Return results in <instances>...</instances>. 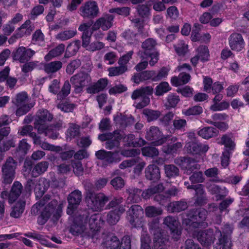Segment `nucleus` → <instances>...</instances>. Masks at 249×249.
<instances>
[{
    "instance_id": "f257e3e1",
    "label": "nucleus",
    "mask_w": 249,
    "mask_h": 249,
    "mask_svg": "<svg viewBox=\"0 0 249 249\" xmlns=\"http://www.w3.org/2000/svg\"><path fill=\"white\" fill-rule=\"evenodd\" d=\"M57 204L56 200H51V196L46 195L33 205L31 209L32 214L36 215L40 213L37 222L40 225H44L54 212Z\"/></svg>"
},
{
    "instance_id": "f03ea898",
    "label": "nucleus",
    "mask_w": 249,
    "mask_h": 249,
    "mask_svg": "<svg viewBox=\"0 0 249 249\" xmlns=\"http://www.w3.org/2000/svg\"><path fill=\"white\" fill-rule=\"evenodd\" d=\"M53 118V115L47 109H39L36 113L34 125L35 127L37 129L39 133H44L45 135L49 138L55 139L57 138L58 134L51 131L48 128H44L43 126L47 122H51Z\"/></svg>"
},
{
    "instance_id": "7ed1b4c3",
    "label": "nucleus",
    "mask_w": 249,
    "mask_h": 249,
    "mask_svg": "<svg viewBox=\"0 0 249 249\" xmlns=\"http://www.w3.org/2000/svg\"><path fill=\"white\" fill-rule=\"evenodd\" d=\"M207 211L204 209H192L188 212L187 218L183 220V224L193 228H205L208 224L205 223Z\"/></svg>"
},
{
    "instance_id": "20e7f679",
    "label": "nucleus",
    "mask_w": 249,
    "mask_h": 249,
    "mask_svg": "<svg viewBox=\"0 0 249 249\" xmlns=\"http://www.w3.org/2000/svg\"><path fill=\"white\" fill-rule=\"evenodd\" d=\"M70 215L73 221L70 228V232L73 235H78L83 233L87 226L89 217V212L86 210H78Z\"/></svg>"
},
{
    "instance_id": "39448f33",
    "label": "nucleus",
    "mask_w": 249,
    "mask_h": 249,
    "mask_svg": "<svg viewBox=\"0 0 249 249\" xmlns=\"http://www.w3.org/2000/svg\"><path fill=\"white\" fill-rule=\"evenodd\" d=\"M109 199V196L102 193H89L86 197L88 207L94 212L102 211Z\"/></svg>"
},
{
    "instance_id": "423d86ee",
    "label": "nucleus",
    "mask_w": 249,
    "mask_h": 249,
    "mask_svg": "<svg viewBox=\"0 0 249 249\" xmlns=\"http://www.w3.org/2000/svg\"><path fill=\"white\" fill-rule=\"evenodd\" d=\"M91 81V78L90 75L84 71H79L70 78V82L73 86L74 92L75 94L83 92L84 88Z\"/></svg>"
},
{
    "instance_id": "0eeeda50",
    "label": "nucleus",
    "mask_w": 249,
    "mask_h": 249,
    "mask_svg": "<svg viewBox=\"0 0 249 249\" xmlns=\"http://www.w3.org/2000/svg\"><path fill=\"white\" fill-rule=\"evenodd\" d=\"M233 228L228 224H225L223 229V232L217 229L215 231L216 235H218L217 242L214 246L213 249H231V239L225 234H230L232 232Z\"/></svg>"
},
{
    "instance_id": "6e6552de",
    "label": "nucleus",
    "mask_w": 249,
    "mask_h": 249,
    "mask_svg": "<svg viewBox=\"0 0 249 249\" xmlns=\"http://www.w3.org/2000/svg\"><path fill=\"white\" fill-rule=\"evenodd\" d=\"M153 89L151 86L142 87L133 91L131 95L133 100H136L142 98V100L137 103L136 107L138 109H142L147 106L150 103V98L148 97L152 94Z\"/></svg>"
},
{
    "instance_id": "1a4fd4ad",
    "label": "nucleus",
    "mask_w": 249,
    "mask_h": 249,
    "mask_svg": "<svg viewBox=\"0 0 249 249\" xmlns=\"http://www.w3.org/2000/svg\"><path fill=\"white\" fill-rule=\"evenodd\" d=\"M149 229L150 233L154 236L152 249H167L165 245L166 239L163 237L161 230L159 227V224L156 222L150 223Z\"/></svg>"
},
{
    "instance_id": "9d476101",
    "label": "nucleus",
    "mask_w": 249,
    "mask_h": 249,
    "mask_svg": "<svg viewBox=\"0 0 249 249\" xmlns=\"http://www.w3.org/2000/svg\"><path fill=\"white\" fill-rule=\"evenodd\" d=\"M145 138L155 146L162 145L166 142V138L165 137L162 132L158 126H152L147 129Z\"/></svg>"
},
{
    "instance_id": "9b49d317",
    "label": "nucleus",
    "mask_w": 249,
    "mask_h": 249,
    "mask_svg": "<svg viewBox=\"0 0 249 249\" xmlns=\"http://www.w3.org/2000/svg\"><path fill=\"white\" fill-rule=\"evenodd\" d=\"M79 10L81 16L89 18H95L99 13L97 3L94 0L86 2L80 7Z\"/></svg>"
},
{
    "instance_id": "f8f14e48",
    "label": "nucleus",
    "mask_w": 249,
    "mask_h": 249,
    "mask_svg": "<svg viewBox=\"0 0 249 249\" xmlns=\"http://www.w3.org/2000/svg\"><path fill=\"white\" fill-rule=\"evenodd\" d=\"M174 163L186 171L187 174L191 173L194 170L200 168V165L196 160L192 158L180 157L175 159Z\"/></svg>"
},
{
    "instance_id": "ddd939ff",
    "label": "nucleus",
    "mask_w": 249,
    "mask_h": 249,
    "mask_svg": "<svg viewBox=\"0 0 249 249\" xmlns=\"http://www.w3.org/2000/svg\"><path fill=\"white\" fill-rule=\"evenodd\" d=\"M82 197L81 192L78 190H75L69 195L68 196V205L66 211L68 215H72L77 210Z\"/></svg>"
},
{
    "instance_id": "4468645a",
    "label": "nucleus",
    "mask_w": 249,
    "mask_h": 249,
    "mask_svg": "<svg viewBox=\"0 0 249 249\" xmlns=\"http://www.w3.org/2000/svg\"><path fill=\"white\" fill-rule=\"evenodd\" d=\"M143 209L139 205H133L127 211L126 218L130 224L134 227L140 226V216L143 214Z\"/></svg>"
},
{
    "instance_id": "2eb2a0df",
    "label": "nucleus",
    "mask_w": 249,
    "mask_h": 249,
    "mask_svg": "<svg viewBox=\"0 0 249 249\" xmlns=\"http://www.w3.org/2000/svg\"><path fill=\"white\" fill-rule=\"evenodd\" d=\"M35 54V52L34 50L22 46L18 47L13 53V57L14 60L24 63L28 62Z\"/></svg>"
},
{
    "instance_id": "dca6fc26",
    "label": "nucleus",
    "mask_w": 249,
    "mask_h": 249,
    "mask_svg": "<svg viewBox=\"0 0 249 249\" xmlns=\"http://www.w3.org/2000/svg\"><path fill=\"white\" fill-rule=\"evenodd\" d=\"M202 245L208 247L213 243L215 239L213 231L212 229L196 231L194 233Z\"/></svg>"
},
{
    "instance_id": "f3484780",
    "label": "nucleus",
    "mask_w": 249,
    "mask_h": 249,
    "mask_svg": "<svg viewBox=\"0 0 249 249\" xmlns=\"http://www.w3.org/2000/svg\"><path fill=\"white\" fill-rule=\"evenodd\" d=\"M95 155L98 159L103 160L107 164L117 163L121 160L119 151L112 152L105 150H100L96 152Z\"/></svg>"
},
{
    "instance_id": "a211bd4d",
    "label": "nucleus",
    "mask_w": 249,
    "mask_h": 249,
    "mask_svg": "<svg viewBox=\"0 0 249 249\" xmlns=\"http://www.w3.org/2000/svg\"><path fill=\"white\" fill-rule=\"evenodd\" d=\"M114 17L110 14L104 15L99 18L92 27V31H96L101 28L103 31H107L113 25Z\"/></svg>"
},
{
    "instance_id": "6ab92c4d",
    "label": "nucleus",
    "mask_w": 249,
    "mask_h": 249,
    "mask_svg": "<svg viewBox=\"0 0 249 249\" xmlns=\"http://www.w3.org/2000/svg\"><path fill=\"white\" fill-rule=\"evenodd\" d=\"M157 44L156 40L153 38L146 39L142 43V50L139 52L138 55L142 60H144L145 55H150L152 53L156 52L155 50Z\"/></svg>"
},
{
    "instance_id": "aec40b11",
    "label": "nucleus",
    "mask_w": 249,
    "mask_h": 249,
    "mask_svg": "<svg viewBox=\"0 0 249 249\" xmlns=\"http://www.w3.org/2000/svg\"><path fill=\"white\" fill-rule=\"evenodd\" d=\"M145 177L153 182L158 181L160 178V169L155 164L148 165L145 169Z\"/></svg>"
},
{
    "instance_id": "412c9836",
    "label": "nucleus",
    "mask_w": 249,
    "mask_h": 249,
    "mask_svg": "<svg viewBox=\"0 0 249 249\" xmlns=\"http://www.w3.org/2000/svg\"><path fill=\"white\" fill-rule=\"evenodd\" d=\"M185 148L188 153L197 154L201 152H207L209 147L207 144H203L194 142H189L186 143Z\"/></svg>"
},
{
    "instance_id": "4be33fe9",
    "label": "nucleus",
    "mask_w": 249,
    "mask_h": 249,
    "mask_svg": "<svg viewBox=\"0 0 249 249\" xmlns=\"http://www.w3.org/2000/svg\"><path fill=\"white\" fill-rule=\"evenodd\" d=\"M229 45L232 50L240 51L244 47L242 36L238 33L232 34L229 38Z\"/></svg>"
},
{
    "instance_id": "5701e85b",
    "label": "nucleus",
    "mask_w": 249,
    "mask_h": 249,
    "mask_svg": "<svg viewBox=\"0 0 249 249\" xmlns=\"http://www.w3.org/2000/svg\"><path fill=\"white\" fill-rule=\"evenodd\" d=\"M195 187L196 199L195 204L196 206H203L208 202V198L204 190L203 185L201 184L196 185Z\"/></svg>"
},
{
    "instance_id": "b1692460",
    "label": "nucleus",
    "mask_w": 249,
    "mask_h": 249,
    "mask_svg": "<svg viewBox=\"0 0 249 249\" xmlns=\"http://www.w3.org/2000/svg\"><path fill=\"white\" fill-rule=\"evenodd\" d=\"M234 141L235 139L233 135L231 133H227L222 136L219 143L225 146L224 150L232 152L235 147Z\"/></svg>"
},
{
    "instance_id": "393cba45",
    "label": "nucleus",
    "mask_w": 249,
    "mask_h": 249,
    "mask_svg": "<svg viewBox=\"0 0 249 249\" xmlns=\"http://www.w3.org/2000/svg\"><path fill=\"white\" fill-rule=\"evenodd\" d=\"M22 190V184L19 181H15L9 193V203H12L15 202L21 195Z\"/></svg>"
},
{
    "instance_id": "a878e982",
    "label": "nucleus",
    "mask_w": 249,
    "mask_h": 249,
    "mask_svg": "<svg viewBox=\"0 0 249 249\" xmlns=\"http://www.w3.org/2000/svg\"><path fill=\"white\" fill-rule=\"evenodd\" d=\"M108 84L107 78H101L96 83L87 89V92L90 94H95L104 90Z\"/></svg>"
},
{
    "instance_id": "bb28decb",
    "label": "nucleus",
    "mask_w": 249,
    "mask_h": 249,
    "mask_svg": "<svg viewBox=\"0 0 249 249\" xmlns=\"http://www.w3.org/2000/svg\"><path fill=\"white\" fill-rule=\"evenodd\" d=\"M114 121L116 125L122 128L131 125L135 122V119L132 116L127 117L121 114L115 117Z\"/></svg>"
},
{
    "instance_id": "cd10ccee",
    "label": "nucleus",
    "mask_w": 249,
    "mask_h": 249,
    "mask_svg": "<svg viewBox=\"0 0 249 249\" xmlns=\"http://www.w3.org/2000/svg\"><path fill=\"white\" fill-rule=\"evenodd\" d=\"M113 138H110L105 143L106 148L111 150L118 148L120 140L123 139V135L118 130L113 131Z\"/></svg>"
},
{
    "instance_id": "c85d7f7f",
    "label": "nucleus",
    "mask_w": 249,
    "mask_h": 249,
    "mask_svg": "<svg viewBox=\"0 0 249 249\" xmlns=\"http://www.w3.org/2000/svg\"><path fill=\"white\" fill-rule=\"evenodd\" d=\"M120 242L116 236L108 235L102 243L104 249H118L120 246Z\"/></svg>"
},
{
    "instance_id": "c756f323",
    "label": "nucleus",
    "mask_w": 249,
    "mask_h": 249,
    "mask_svg": "<svg viewBox=\"0 0 249 249\" xmlns=\"http://www.w3.org/2000/svg\"><path fill=\"white\" fill-rule=\"evenodd\" d=\"M49 186V182L45 178H40L38 180H36L35 187L36 197H41Z\"/></svg>"
},
{
    "instance_id": "7c9ffc66",
    "label": "nucleus",
    "mask_w": 249,
    "mask_h": 249,
    "mask_svg": "<svg viewBox=\"0 0 249 249\" xmlns=\"http://www.w3.org/2000/svg\"><path fill=\"white\" fill-rule=\"evenodd\" d=\"M188 208L187 203L183 200L170 202L167 206V211L171 213H179Z\"/></svg>"
},
{
    "instance_id": "2f4dec72",
    "label": "nucleus",
    "mask_w": 249,
    "mask_h": 249,
    "mask_svg": "<svg viewBox=\"0 0 249 249\" xmlns=\"http://www.w3.org/2000/svg\"><path fill=\"white\" fill-rule=\"evenodd\" d=\"M128 194L127 201L130 203H138L141 200V190L134 187H130L126 190Z\"/></svg>"
},
{
    "instance_id": "473e14b6",
    "label": "nucleus",
    "mask_w": 249,
    "mask_h": 249,
    "mask_svg": "<svg viewBox=\"0 0 249 249\" xmlns=\"http://www.w3.org/2000/svg\"><path fill=\"white\" fill-rule=\"evenodd\" d=\"M218 133L217 129L212 126L204 127L197 132L198 135L205 139H209L215 137Z\"/></svg>"
},
{
    "instance_id": "72a5a7b5",
    "label": "nucleus",
    "mask_w": 249,
    "mask_h": 249,
    "mask_svg": "<svg viewBox=\"0 0 249 249\" xmlns=\"http://www.w3.org/2000/svg\"><path fill=\"white\" fill-rule=\"evenodd\" d=\"M62 66L63 63L60 61H52L44 65V71L47 74L53 73L59 71Z\"/></svg>"
},
{
    "instance_id": "f704fd0d",
    "label": "nucleus",
    "mask_w": 249,
    "mask_h": 249,
    "mask_svg": "<svg viewBox=\"0 0 249 249\" xmlns=\"http://www.w3.org/2000/svg\"><path fill=\"white\" fill-rule=\"evenodd\" d=\"M49 166L47 161H43L36 164L31 171L32 176L36 178L47 171Z\"/></svg>"
},
{
    "instance_id": "c9c22d12",
    "label": "nucleus",
    "mask_w": 249,
    "mask_h": 249,
    "mask_svg": "<svg viewBox=\"0 0 249 249\" xmlns=\"http://www.w3.org/2000/svg\"><path fill=\"white\" fill-rule=\"evenodd\" d=\"M65 46L64 44H60L51 50L45 56L44 59L46 61L51 60L54 57L61 55L64 52Z\"/></svg>"
},
{
    "instance_id": "e433bc0d",
    "label": "nucleus",
    "mask_w": 249,
    "mask_h": 249,
    "mask_svg": "<svg viewBox=\"0 0 249 249\" xmlns=\"http://www.w3.org/2000/svg\"><path fill=\"white\" fill-rule=\"evenodd\" d=\"M191 76L189 74L181 72L178 76H174L171 79L172 84L175 86H179L187 83Z\"/></svg>"
},
{
    "instance_id": "4c0bfd02",
    "label": "nucleus",
    "mask_w": 249,
    "mask_h": 249,
    "mask_svg": "<svg viewBox=\"0 0 249 249\" xmlns=\"http://www.w3.org/2000/svg\"><path fill=\"white\" fill-rule=\"evenodd\" d=\"M88 222L90 230L99 231L103 221L99 214H94L89 217Z\"/></svg>"
},
{
    "instance_id": "58836bf2",
    "label": "nucleus",
    "mask_w": 249,
    "mask_h": 249,
    "mask_svg": "<svg viewBox=\"0 0 249 249\" xmlns=\"http://www.w3.org/2000/svg\"><path fill=\"white\" fill-rule=\"evenodd\" d=\"M164 170L166 177L168 178H175L179 175V170L174 164H165Z\"/></svg>"
},
{
    "instance_id": "ea45409f",
    "label": "nucleus",
    "mask_w": 249,
    "mask_h": 249,
    "mask_svg": "<svg viewBox=\"0 0 249 249\" xmlns=\"http://www.w3.org/2000/svg\"><path fill=\"white\" fill-rule=\"evenodd\" d=\"M25 205L24 201H18L12 208L10 216L16 218L20 217L24 210Z\"/></svg>"
},
{
    "instance_id": "a19ab883",
    "label": "nucleus",
    "mask_w": 249,
    "mask_h": 249,
    "mask_svg": "<svg viewBox=\"0 0 249 249\" xmlns=\"http://www.w3.org/2000/svg\"><path fill=\"white\" fill-rule=\"evenodd\" d=\"M180 101L179 97L174 93L168 95L166 97L164 106L167 109L175 108Z\"/></svg>"
},
{
    "instance_id": "79ce46f5",
    "label": "nucleus",
    "mask_w": 249,
    "mask_h": 249,
    "mask_svg": "<svg viewBox=\"0 0 249 249\" xmlns=\"http://www.w3.org/2000/svg\"><path fill=\"white\" fill-rule=\"evenodd\" d=\"M17 162L14 159L9 157L7 158L4 164L2 166V171L16 173Z\"/></svg>"
},
{
    "instance_id": "37998d69",
    "label": "nucleus",
    "mask_w": 249,
    "mask_h": 249,
    "mask_svg": "<svg viewBox=\"0 0 249 249\" xmlns=\"http://www.w3.org/2000/svg\"><path fill=\"white\" fill-rule=\"evenodd\" d=\"M203 111V108L201 106L196 105L187 109H183L182 113L187 116H197L201 114Z\"/></svg>"
},
{
    "instance_id": "c03bdc74",
    "label": "nucleus",
    "mask_w": 249,
    "mask_h": 249,
    "mask_svg": "<svg viewBox=\"0 0 249 249\" xmlns=\"http://www.w3.org/2000/svg\"><path fill=\"white\" fill-rule=\"evenodd\" d=\"M80 45V41L76 40L69 44L67 47L65 57L73 55L78 51Z\"/></svg>"
},
{
    "instance_id": "a18cd8bd",
    "label": "nucleus",
    "mask_w": 249,
    "mask_h": 249,
    "mask_svg": "<svg viewBox=\"0 0 249 249\" xmlns=\"http://www.w3.org/2000/svg\"><path fill=\"white\" fill-rule=\"evenodd\" d=\"M142 114L146 118L148 122L157 120L161 115V113L158 110H154L145 108L143 110Z\"/></svg>"
},
{
    "instance_id": "49530a36",
    "label": "nucleus",
    "mask_w": 249,
    "mask_h": 249,
    "mask_svg": "<svg viewBox=\"0 0 249 249\" xmlns=\"http://www.w3.org/2000/svg\"><path fill=\"white\" fill-rule=\"evenodd\" d=\"M71 86L68 80L66 81L62 88L61 90L57 94V99L58 100H64L70 93Z\"/></svg>"
},
{
    "instance_id": "de8ad7c7",
    "label": "nucleus",
    "mask_w": 249,
    "mask_h": 249,
    "mask_svg": "<svg viewBox=\"0 0 249 249\" xmlns=\"http://www.w3.org/2000/svg\"><path fill=\"white\" fill-rule=\"evenodd\" d=\"M182 147V144L180 142H177L174 144H167L162 147L163 151L168 154H174L180 149Z\"/></svg>"
},
{
    "instance_id": "09e8293b",
    "label": "nucleus",
    "mask_w": 249,
    "mask_h": 249,
    "mask_svg": "<svg viewBox=\"0 0 249 249\" xmlns=\"http://www.w3.org/2000/svg\"><path fill=\"white\" fill-rule=\"evenodd\" d=\"M163 224L169 228L172 232H175L178 226V222L176 218L170 215L164 218Z\"/></svg>"
},
{
    "instance_id": "8fccbe9b",
    "label": "nucleus",
    "mask_w": 249,
    "mask_h": 249,
    "mask_svg": "<svg viewBox=\"0 0 249 249\" xmlns=\"http://www.w3.org/2000/svg\"><path fill=\"white\" fill-rule=\"evenodd\" d=\"M29 100L28 96L26 92H21L18 93L13 101V103L17 106H21L23 104H27Z\"/></svg>"
},
{
    "instance_id": "3c124183",
    "label": "nucleus",
    "mask_w": 249,
    "mask_h": 249,
    "mask_svg": "<svg viewBox=\"0 0 249 249\" xmlns=\"http://www.w3.org/2000/svg\"><path fill=\"white\" fill-rule=\"evenodd\" d=\"M145 213L147 217H153L161 214L162 210L160 208H157L153 206H149L145 208Z\"/></svg>"
},
{
    "instance_id": "603ef678",
    "label": "nucleus",
    "mask_w": 249,
    "mask_h": 249,
    "mask_svg": "<svg viewBox=\"0 0 249 249\" xmlns=\"http://www.w3.org/2000/svg\"><path fill=\"white\" fill-rule=\"evenodd\" d=\"M196 55L199 57L200 60L203 62L208 60L209 52L208 48L206 46H200L196 50Z\"/></svg>"
},
{
    "instance_id": "864d4df0",
    "label": "nucleus",
    "mask_w": 249,
    "mask_h": 249,
    "mask_svg": "<svg viewBox=\"0 0 249 249\" xmlns=\"http://www.w3.org/2000/svg\"><path fill=\"white\" fill-rule=\"evenodd\" d=\"M30 148V145L27 142L26 139H22L18 144L17 152L19 156H24L27 153Z\"/></svg>"
},
{
    "instance_id": "5fc2aeb1",
    "label": "nucleus",
    "mask_w": 249,
    "mask_h": 249,
    "mask_svg": "<svg viewBox=\"0 0 249 249\" xmlns=\"http://www.w3.org/2000/svg\"><path fill=\"white\" fill-rule=\"evenodd\" d=\"M130 11L131 8L129 7L124 6L110 9L108 12L110 13H115L118 15L126 17L130 15Z\"/></svg>"
},
{
    "instance_id": "6e6d98bb",
    "label": "nucleus",
    "mask_w": 249,
    "mask_h": 249,
    "mask_svg": "<svg viewBox=\"0 0 249 249\" xmlns=\"http://www.w3.org/2000/svg\"><path fill=\"white\" fill-rule=\"evenodd\" d=\"M76 34V31L66 30L57 34L55 37L61 41H65L73 37Z\"/></svg>"
},
{
    "instance_id": "4d7b16f0",
    "label": "nucleus",
    "mask_w": 249,
    "mask_h": 249,
    "mask_svg": "<svg viewBox=\"0 0 249 249\" xmlns=\"http://www.w3.org/2000/svg\"><path fill=\"white\" fill-rule=\"evenodd\" d=\"M142 153L144 156L151 158L158 156L159 154L158 149L153 146H145L142 148Z\"/></svg>"
},
{
    "instance_id": "13d9d810",
    "label": "nucleus",
    "mask_w": 249,
    "mask_h": 249,
    "mask_svg": "<svg viewBox=\"0 0 249 249\" xmlns=\"http://www.w3.org/2000/svg\"><path fill=\"white\" fill-rule=\"evenodd\" d=\"M80 135V126L75 124H70L67 130V136L71 138H74Z\"/></svg>"
},
{
    "instance_id": "bf43d9fd",
    "label": "nucleus",
    "mask_w": 249,
    "mask_h": 249,
    "mask_svg": "<svg viewBox=\"0 0 249 249\" xmlns=\"http://www.w3.org/2000/svg\"><path fill=\"white\" fill-rule=\"evenodd\" d=\"M123 36L129 44H135L138 42V35L129 30L123 33Z\"/></svg>"
},
{
    "instance_id": "052dcab7",
    "label": "nucleus",
    "mask_w": 249,
    "mask_h": 249,
    "mask_svg": "<svg viewBox=\"0 0 249 249\" xmlns=\"http://www.w3.org/2000/svg\"><path fill=\"white\" fill-rule=\"evenodd\" d=\"M127 70V66H122L111 67L108 68V75L109 76H114L122 74Z\"/></svg>"
},
{
    "instance_id": "680f3d73",
    "label": "nucleus",
    "mask_w": 249,
    "mask_h": 249,
    "mask_svg": "<svg viewBox=\"0 0 249 249\" xmlns=\"http://www.w3.org/2000/svg\"><path fill=\"white\" fill-rule=\"evenodd\" d=\"M171 88L166 82H163L158 85L156 88L155 94L157 96H161L164 93L170 90Z\"/></svg>"
},
{
    "instance_id": "e2e57ef3",
    "label": "nucleus",
    "mask_w": 249,
    "mask_h": 249,
    "mask_svg": "<svg viewBox=\"0 0 249 249\" xmlns=\"http://www.w3.org/2000/svg\"><path fill=\"white\" fill-rule=\"evenodd\" d=\"M136 9L138 15L142 18H147L150 15L149 8L146 5H139Z\"/></svg>"
},
{
    "instance_id": "0e129e2a",
    "label": "nucleus",
    "mask_w": 249,
    "mask_h": 249,
    "mask_svg": "<svg viewBox=\"0 0 249 249\" xmlns=\"http://www.w3.org/2000/svg\"><path fill=\"white\" fill-rule=\"evenodd\" d=\"M119 214L115 211H110L107 216V221L110 225H115L119 220Z\"/></svg>"
},
{
    "instance_id": "69168bd1",
    "label": "nucleus",
    "mask_w": 249,
    "mask_h": 249,
    "mask_svg": "<svg viewBox=\"0 0 249 249\" xmlns=\"http://www.w3.org/2000/svg\"><path fill=\"white\" fill-rule=\"evenodd\" d=\"M33 107V105L31 104H25L21 106H19L16 111V115L17 116H21L24 114H26L28 112L31 108Z\"/></svg>"
},
{
    "instance_id": "338daca9",
    "label": "nucleus",
    "mask_w": 249,
    "mask_h": 249,
    "mask_svg": "<svg viewBox=\"0 0 249 249\" xmlns=\"http://www.w3.org/2000/svg\"><path fill=\"white\" fill-rule=\"evenodd\" d=\"M140 160V158L138 157L135 158L124 160L119 165V167L121 169H124L127 167H131L135 165L137 163H138Z\"/></svg>"
},
{
    "instance_id": "774afa93",
    "label": "nucleus",
    "mask_w": 249,
    "mask_h": 249,
    "mask_svg": "<svg viewBox=\"0 0 249 249\" xmlns=\"http://www.w3.org/2000/svg\"><path fill=\"white\" fill-rule=\"evenodd\" d=\"M81 65L80 60L75 59L71 61L67 66L66 72L69 74H72L74 71Z\"/></svg>"
}]
</instances>
